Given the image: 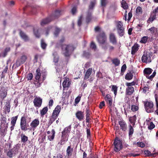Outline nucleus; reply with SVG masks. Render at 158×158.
<instances>
[{
    "instance_id": "58836bf2",
    "label": "nucleus",
    "mask_w": 158,
    "mask_h": 158,
    "mask_svg": "<svg viewBox=\"0 0 158 158\" xmlns=\"http://www.w3.org/2000/svg\"><path fill=\"white\" fill-rule=\"evenodd\" d=\"M51 132L52 134V135H50L48 137V139L50 141H52L53 140L55 134V131L54 129L52 130Z\"/></svg>"
},
{
    "instance_id": "c03bdc74",
    "label": "nucleus",
    "mask_w": 158,
    "mask_h": 158,
    "mask_svg": "<svg viewBox=\"0 0 158 158\" xmlns=\"http://www.w3.org/2000/svg\"><path fill=\"white\" fill-rule=\"evenodd\" d=\"M149 37L147 36H144L141 38L140 42L142 44H146L148 40Z\"/></svg>"
},
{
    "instance_id": "69168bd1",
    "label": "nucleus",
    "mask_w": 158,
    "mask_h": 158,
    "mask_svg": "<svg viewBox=\"0 0 158 158\" xmlns=\"http://www.w3.org/2000/svg\"><path fill=\"white\" fill-rule=\"evenodd\" d=\"M136 82L133 81L130 83H127L126 84L127 86L129 87H133L132 86L134 85L135 84Z\"/></svg>"
},
{
    "instance_id": "4c0bfd02",
    "label": "nucleus",
    "mask_w": 158,
    "mask_h": 158,
    "mask_svg": "<svg viewBox=\"0 0 158 158\" xmlns=\"http://www.w3.org/2000/svg\"><path fill=\"white\" fill-rule=\"evenodd\" d=\"M57 116L56 115H55L53 114H52L51 118L49 121L48 124L51 125L57 118Z\"/></svg>"
},
{
    "instance_id": "2eb2a0df",
    "label": "nucleus",
    "mask_w": 158,
    "mask_h": 158,
    "mask_svg": "<svg viewBox=\"0 0 158 158\" xmlns=\"http://www.w3.org/2000/svg\"><path fill=\"white\" fill-rule=\"evenodd\" d=\"M40 124V121L38 119L35 118L30 123L31 129L33 131Z\"/></svg>"
},
{
    "instance_id": "9d476101",
    "label": "nucleus",
    "mask_w": 158,
    "mask_h": 158,
    "mask_svg": "<svg viewBox=\"0 0 158 158\" xmlns=\"http://www.w3.org/2000/svg\"><path fill=\"white\" fill-rule=\"evenodd\" d=\"M120 120L119 121V128L121 132L124 134L127 129V125L126 122L123 119Z\"/></svg>"
},
{
    "instance_id": "774afa93",
    "label": "nucleus",
    "mask_w": 158,
    "mask_h": 158,
    "mask_svg": "<svg viewBox=\"0 0 158 158\" xmlns=\"http://www.w3.org/2000/svg\"><path fill=\"white\" fill-rule=\"evenodd\" d=\"M90 47L91 48L94 50H95L96 48V44L93 41L91 43Z\"/></svg>"
},
{
    "instance_id": "dca6fc26",
    "label": "nucleus",
    "mask_w": 158,
    "mask_h": 158,
    "mask_svg": "<svg viewBox=\"0 0 158 158\" xmlns=\"http://www.w3.org/2000/svg\"><path fill=\"white\" fill-rule=\"evenodd\" d=\"M76 118L80 121H81L84 118V112L81 111H78L75 114Z\"/></svg>"
},
{
    "instance_id": "13d9d810",
    "label": "nucleus",
    "mask_w": 158,
    "mask_h": 158,
    "mask_svg": "<svg viewBox=\"0 0 158 158\" xmlns=\"http://www.w3.org/2000/svg\"><path fill=\"white\" fill-rule=\"evenodd\" d=\"M52 26H49L46 28L45 34L47 35H48L50 31L52 29Z\"/></svg>"
},
{
    "instance_id": "1a4fd4ad",
    "label": "nucleus",
    "mask_w": 158,
    "mask_h": 158,
    "mask_svg": "<svg viewBox=\"0 0 158 158\" xmlns=\"http://www.w3.org/2000/svg\"><path fill=\"white\" fill-rule=\"evenodd\" d=\"M145 109L146 111L148 113L153 112V103L152 102L147 101L144 103Z\"/></svg>"
},
{
    "instance_id": "39448f33",
    "label": "nucleus",
    "mask_w": 158,
    "mask_h": 158,
    "mask_svg": "<svg viewBox=\"0 0 158 158\" xmlns=\"http://www.w3.org/2000/svg\"><path fill=\"white\" fill-rule=\"evenodd\" d=\"M60 12L61 10H55L54 12L49 16L42 19L40 22L41 25L44 26L58 18L60 15Z\"/></svg>"
},
{
    "instance_id": "052dcab7",
    "label": "nucleus",
    "mask_w": 158,
    "mask_h": 158,
    "mask_svg": "<svg viewBox=\"0 0 158 158\" xmlns=\"http://www.w3.org/2000/svg\"><path fill=\"white\" fill-rule=\"evenodd\" d=\"M136 145L138 147L142 148H143L145 146V144L142 142H138L136 143Z\"/></svg>"
},
{
    "instance_id": "49530a36",
    "label": "nucleus",
    "mask_w": 158,
    "mask_h": 158,
    "mask_svg": "<svg viewBox=\"0 0 158 158\" xmlns=\"http://www.w3.org/2000/svg\"><path fill=\"white\" fill-rule=\"evenodd\" d=\"M96 3V0H93L91 1L90 5L89 6V9H93L94 8Z\"/></svg>"
},
{
    "instance_id": "c9c22d12",
    "label": "nucleus",
    "mask_w": 158,
    "mask_h": 158,
    "mask_svg": "<svg viewBox=\"0 0 158 158\" xmlns=\"http://www.w3.org/2000/svg\"><path fill=\"white\" fill-rule=\"evenodd\" d=\"M133 77V73L131 72H129L126 74L125 77V79L127 80H130L132 79Z\"/></svg>"
},
{
    "instance_id": "6e6d98bb",
    "label": "nucleus",
    "mask_w": 158,
    "mask_h": 158,
    "mask_svg": "<svg viewBox=\"0 0 158 158\" xmlns=\"http://www.w3.org/2000/svg\"><path fill=\"white\" fill-rule=\"evenodd\" d=\"M112 61L115 66L118 65V60L117 58H115L112 60Z\"/></svg>"
},
{
    "instance_id": "cd10ccee",
    "label": "nucleus",
    "mask_w": 158,
    "mask_h": 158,
    "mask_svg": "<svg viewBox=\"0 0 158 158\" xmlns=\"http://www.w3.org/2000/svg\"><path fill=\"white\" fill-rule=\"evenodd\" d=\"M61 108L60 106L57 105L53 111L52 114L55 115H56L58 117L59 114L60 112Z\"/></svg>"
},
{
    "instance_id": "c85d7f7f",
    "label": "nucleus",
    "mask_w": 158,
    "mask_h": 158,
    "mask_svg": "<svg viewBox=\"0 0 158 158\" xmlns=\"http://www.w3.org/2000/svg\"><path fill=\"white\" fill-rule=\"evenodd\" d=\"M92 70V68H89L87 69L84 78V80H86L89 78V77L91 74Z\"/></svg>"
},
{
    "instance_id": "a878e982",
    "label": "nucleus",
    "mask_w": 158,
    "mask_h": 158,
    "mask_svg": "<svg viewBox=\"0 0 158 158\" xmlns=\"http://www.w3.org/2000/svg\"><path fill=\"white\" fill-rule=\"evenodd\" d=\"M144 154L148 156H153L155 157L156 155H158L157 152H155L153 153H151V152L148 150H145L144 151Z\"/></svg>"
},
{
    "instance_id": "5701e85b",
    "label": "nucleus",
    "mask_w": 158,
    "mask_h": 158,
    "mask_svg": "<svg viewBox=\"0 0 158 158\" xmlns=\"http://www.w3.org/2000/svg\"><path fill=\"white\" fill-rule=\"evenodd\" d=\"M158 51V46L154 45L153 48H151L149 49V53L152 56L153 54L156 53Z\"/></svg>"
},
{
    "instance_id": "aec40b11",
    "label": "nucleus",
    "mask_w": 158,
    "mask_h": 158,
    "mask_svg": "<svg viewBox=\"0 0 158 158\" xmlns=\"http://www.w3.org/2000/svg\"><path fill=\"white\" fill-rule=\"evenodd\" d=\"M139 47V44L137 43H135L131 48V54L132 55H135L138 51Z\"/></svg>"
},
{
    "instance_id": "ea45409f",
    "label": "nucleus",
    "mask_w": 158,
    "mask_h": 158,
    "mask_svg": "<svg viewBox=\"0 0 158 158\" xmlns=\"http://www.w3.org/2000/svg\"><path fill=\"white\" fill-rule=\"evenodd\" d=\"M68 138H65L64 137H61V139L59 142L58 144L60 145H63L65 144L66 142L68 141Z\"/></svg>"
},
{
    "instance_id": "412c9836",
    "label": "nucleus",
    "mask_w": 158,
    "mask_h": 158,
    "mask_svg": "<svg viewBox=\"0 0 158 158\" xmlns=\"http://www.w3.org/2000/svg\"><path fill=\"white\" fill-rule=\"evenodd\" d=\"M18 118V115H17L11 118V126L10 127V129L11 131H12L14 129V127H15Z\"/></svg>"
},
{
    "instance_id": "f3484780",
    "label": "nucleus",
    "mask_w": 158,
    "mask_h": 158,
    "mask_svg": "<svg viewBox=\"0 0 158 158\" xmlns=\"http://www.w3.org/2000/svg\"><path fill=\"white\" fill-rule=\"evenodd\" d=\"M73 151V148L71 145L68 146L66 150V155L67 157L70 158L72 155Z\"/></svg>"
},
{
    "instance_id": "f704fd0d",
    "label": "nucleus",
    "mask_w": 158,
    "mask_h": 158,
    "mask_svg": "<svg viewBox=\"0 0 158 158\" xmlns=\"http://www.w3.org/2000/svg\"><path fill=\"white\" fill-rule=\"evenodd\" d=\"M21 141L24 143H26L27 141L28 137L23 134H21Z\"/></svg>"
},
{
    "instance_id": "338daca9",
    "label": "nucleus",
    "mask_w": 158,
    "mask_h": 158,
    "mask_svg": "<svg viewBox=\"0 0 158 158\" xmlns=\"http://www.w3.org/2000/svg\"><path fill=\"white\" fill-rule=\"evenodd\" d=\"M81 96H78L75 99V103L76 104H78L81 100Z\"/></svg>"
},
{
    "instance_id": "423d86ee",
    "label": "nucleus",
    "mask_w": 158,
    "mask_h": 158,
    "mask_svg": "<svg viewBox=\"0 0 158 158\" xmlns=\"http://www.w3.org/2000/svg\"><path fill=\"white\" fill-rule=\"evenodd\" d=\"M6 118L2 115L0 118V131L2 133H4L8 126V123H6Z\"/></svg>"
},
{
    "instance_id": "bb28decb",
    "label": "nucleus",
    "mask_w": 158,
    "mask_h": 158,
    "mask_svg": "<svg viewBox=\"0 0 158 158\" xmlns=\"http://www.w3.org/2000/svg\"><path fill=\"white\" fill-rule=\"evenodd\" d=\"M5 112L9 113L10 111V101H7L5 103V105L4 107Z\"/></svg>"
},
{
    "instance_id": "864d4df0",
    "label": "nucleus",
    "mask_w": 158,
    "mask_h": 158,
    "mask_svg": "<svg viewBox=\"0 0 158 158\" xmlns=\"http://www.w3.org/2000/svg\"><path fill=\"white\" fill-rule=\"evenodd\" d=\"M126 68L127 66L126 64H124L122 66L121 69V75H123L125 71Z\"/></svg>"
},
{
    "instance_id": "6e6552de",
    "label": "nucleus",
    "mask_w": 158,
    "mask_h": 158,
    "mask_svg": "<svg viewBox=\"0 0 158 158\" xmlns=\"http://www.w3.org/2000/svg\"><path fill=\"white\" fill-rule=\"evenodd\" d=\"M152 56L148 52H144L141 58L142 62L146 63H150L151 62Z\"/></svg>"
},
{
    "instance_id": "79ce46f5",
    "label": "nucleus",
    "mask_w": 158,
    "mask_h": 158,
    "mask_svg": "<svg viewBox=\"0 0 158 158\" xmlns=\"http://www.w3.org/2000/svg\"><path fill=\"white\" fill-rule=\"evenodd\" d=\"M153 70L150 68H147L144 69L143 73L144 74L150 75L151 73Z\"/></svg>"
},
{
    "instance_id": "a18cd8bd",
    "label": "nucleus",
    "mask_w": 158,
    "mask_h": 158,
    "mask_svg": "<svg viewBox=\"0 0 158 158\" xmlns=\"http://www.w3.org/2000/svg\"><path fill=\"white\" fill-rule=\"evenodd\" d=\"M48 107L47 106L44 107L41 110L40 114L41 116L43 117L47 113L48 111Z\"/></svg>"
},
{
    "instance_id": "f03ea898",
    "label": "nucleus",
    "mask_w": 158,
    "mask_h": 158,
    "mask_svg": "<svg viewBox=\"0 0 158 158\" xmlns=\"http://www.w3.org/2000/svg\"><path fill=\"white\" fill-rule=\"evenodd\" d=\"M94 30L96 32H99L96 37L98 42L99 44L102 45V48L104 49H106L108 44L107 42V38L105 32L98 26L96 27Z\"/></svg>"
},
{
    "instance_id": "473e14b6",
    "label": "nucleus",
    "mask_w": 158,
    "mask_h": 158,
    "mask_svg": "<svg viewBox=\"0 0 158 158\" xmlns=\"http://www.w3.org/2000/svg\"><path fill=\"white\" fill-rule=\"evenodd\" d=\"M10 48L9 47H7L5 48L3 52L1 54L2 55V56L4 57L7 55V53L10 52Z\"/></svg>"
},
{
    "instance_id": "de8ad7c7",
    "label": "nucleus",
    "mask_w": 158,
    "mask_h": 158,
    "mask_svg": "<svg viewBox=\"0 0 158 158\" xmlns=\"http://www.w3.org/2000/svg\"><path fill=\"white\" fill-rule=\"evenodd\" d=\"M122 7L124 9H127L128 8V4L124 0H122L121 2Z\"/></svg>"
},
{
    "instance_id": "7ed1b4c3",
    "label": "nucleus",
    "mask_w": 158,
    "mask_h": 158,
    "mask_svg": "<svg viewBox=\"0 0 158 158\" xmlns=\"http://www.w3.org/2000/svg\"><path fill=\"white\" fill-rule=\"evenodd\" d=\"M118 120L116 119L114 122H112V125L114 126V130L115 131V138L114 140L112 147L114 149V152H118Z\"/></svg>"
},
{
    "instance_id": "0eeeda50",
    "label": "nucleus",
    "mask_w": 158,
    "mask_h": 158,
    "mask_svg": "<svg viewBox=\"0 0 158 158\" xmlns=\"http://www.w3.org/2000/svg\"><path fill=\"white\" fill-rule=\"evenodd\" d=\"M18 152V149L17 147H15L13 148L9 149L6 152V155L8 158H13L15 156Z\"/></svg>"
},
{
    "instance_id": "f8f14e48",
    "label": "nucleus",
    "mask_w": 158,
    "mask_h": 158,
    "mask_svg": "<svg viewBox=\"0 0 158 158\" xmlns=\"http://www.w3.org/2000/svg\"><path fill=\"white\" fill-rule=\"evenodd\" d=\"M71 128V125L65 127L61 132V137L68 138L67 135L70 133Z\"/></svg>"
},
{
    "instance_id": "bf43d9fd",
    "label": "nucleus",
    "mask_w": 158,
    "mask_h": 158,
    "mask_svg": "<svg viewBox=\"0 0 158 158\" xmlns=\"http://www.w3.org/2000/svg\"><path fill=\"white\" fill-rule=\"evenodd\" d=\"M148 30L150 31L152 34H153L155 33V31H157V29L155 27H152Z\"/></svg>"
},
{
    "instance_id": "2f4dec72",
    "label": "nucleus",
    "mask_w": 158,
    "mask_h": 158,
    "mask_svg": "<svg viewBox=\"0 0 158 158\" xmlns=\"http://www.w3.org/2000/svg\"><path fill=\"white\" fill-rule=\"evenodd\" d=\"M40 69L38 68L36 70V74L35 77V79L36 80L39 81V79L40 78Z\"/></svg>"
},
{
    "instance_id": "09e8293b",
    "label": "nucleus",
    "mask_w": 158,
    "mask_h": 158,
    "mask_svg": "<svg viewBox=\"0 0 158 158\" xmlns=\"http://www.w3.org/2000/svg\"><path fill=\"white\" fill-rule=\"evenodd\" d=\"M134 129L132 127V126L131 125L129 126V136L130 137L133 134L134 132Z\"/></svg>"
},
{
    "instance_id": "6ab92c4d",
    "label": "nucleus",
    "mask_w": 158,
    "mask_h": 158,
    "mask_svg": "<svg viewBox=\"0 0 158 158\" xmlns=\"http://www.w3.org/2000/svg\"><path fill=\"white\" fill-rule=\"evenodd\" d=\"M90 111L88 106L87 107L86 109V123H90V120L91 118H90Z\"/></svg>"
},
{
    "instance_id": "f257e3e1",
    "label": "nucleus",
    "mask_w": 158,
    "mask_h": 158,
    "mask_svg": "<svg viewBox=\"0 0 158 158\" xmlns=\"http://www.w3.org/2000/svg\"><path fill=\"white\" fill-rule=\"evenodd\" d=\"M65 41L64 37H62L56 44V48H61L63 51L64 52L63 54L64 56L68 57L70 56L71 53L74 51L76 48L72 44H66L63 43Z\"/></svg>"
},
{
    "instance_id": "4d7b16f0",
    "label": "nucleus",
    "mask_w": 158,
    "mask_h": 158,
    "mask_svg": "<svg viewBox=\"0 0 158 158\" xmlns=\"http://www.w3.org/2000/svg\"><path fill=\"white\" fill-rule=\"evenodd\" d=\"M143 25L142 24H138L135 27V28L136 29V31H141L142 30L141 27H143Z\"/></svg>"
},
{
    "instance_id": "680f3d73",
    "label": "nucleus",
    "mask_w": 158,
    "mask_h": 158,
    "mask_svg": "<svg viewBox=\"0 0 158 158\" xmlns=\"http://www.w3.org/2000/svg\"><path fill=\"white\" fill-rule=\"evenodd\" d=\"M33 77V75L32 73H29L27 77V78L28 81L31 80Z\"/></svg>"
},
{
    "instance_id": "7c9ffc66",
    "label": "nucleus",
    "mask_w": 158,
    "mask_h": 158,
    "mask_svg": "<svg viewBox=\"0 0 158 158\" xmlns=\"http://www.w3.org/2000/svg\"><path fill=\"white\" fill-rule=\"evenodd\" d=\"M136 120V117L135 115L133 116L130 117L129 118V121L133 126L135 125V122Z\"/></svg>"
},
{
    "instance_id": "20e7f679",
    "label": "nucleus",
    "mask_w": 158,
    "mask_h": 158,
    "mask_svg": "<svg viewBox=\"0 0 158 158\" xmlns=\"http://www.w3.org/2000/svg\"><path fill=\"white\" fill-rule=\"evenodd\" d=\"M31 118L28 117L27 114H24L21 118L20 127L23 131H26L28 130H31L30 128L29 123L30 121Z\"/></svg>"
},
{
    "instance_id": "4468645a",
    "label": "nucleus",
    "mask_w": 158,
    "mask_h": 158,
    "mask_svg": "<svg viewBox=\"0 0 158 158\" xmlns=\"http://www.w3.org/2000/svg\"><path fill=\"white\" fill-rule=\"evenodd\" d=\"M42 102V99L40 97H35L33 101L34 106L39 108L41 106Z\"/></svg>"
},
{
    "instance_id": "5fc2aeb1",
    "label": "nucleus",
    "mask_w": 158,
    "mask_h": 158,
    "mask_svg": "<svg viewBox=\"0 0 158 158\" xmlns=\"http://www.w3.org/2000/svg\"><path fill=\"white\" fill-rule=\"evenodd\" d=\"M111 86L112 87V90L114 92V95L115 96L117 94L118 87L114 85H112Z\"/></svg>"
},
{
    "instance_id": "603ef678",
    "label": "nucleus",
    "mask_w": 158,
    "mask_h": 158,
    "mask_svg": "<svg viewBox=\"0 0 158 158\" xmlns=\"http://www.w3.org/2000/svg\"><path fill=\"white\" fill-rule=\"evenodd\" d=\"M33 31L34 34L35 36L38 38H39L40 36V33L39 32L38 29L34 28L33 29Z\"/></svg>"
},
{
    "instance_id": "ddd939ff",
    "label": "nucleus",
    "mask_w": 158,
    "mask_h": 158,
    "mask_svg": "<svg viewBox=\"0 0 158 158\" xmlns=\"http://www.w3.org/2000/svg\"><path fill=\"white\" fill-rule=\"evenodd\" d=\"M0 88V98L3 101L7 95V90L2 86H1Z\"/></svg>"
},
{
    "instance_id": "a19ab883",
    "label": "nucleus",
    "mask_w": 158,
    "mask_h": 158,
    "mask_svg": "<svg viewBox=\"0 0 158 158\" xmlns=\"http://www.w3.org/2000/svg\"><path fill=\"white\" fill-rule=\"evenodd\" d=\"M127 12V10H126L125 14L124 16L125 18V20L126 21L127 20L128 21H130L132 16V12L131 10L130 12L128 13V17L127 19V14H126Z\"/></svg>"
},
{
    "instance_id": "8fccbe9b",
    "label": "nucleus",
    "mask_w": 158,
    "mask_h": 158,
    "mask_svg": "<svg viewBox=\"0 0 158 158\" xmlns=\"http://www.w3.org/2000/svg\"><path fill=\"white\" fill-rule=\"evenodd\" d=\"M61 31V29L60 28L56 27L54 33V35L56 37L58 36Z\"/></svg>"
},
{
    "instance_id": "9b49d317",
    "label": "nucleus",
    "mask_w": 158,
    "mask_h": 158,
    "mask_svg": "<svg viewBox=\"0 0 158 158\" xmlns=\"http://www.w3.org/2000/svg\"><path fill=\"white\" fill-rule=\"evenodd\" d=\"M158 16V10H153L151 13L150 17L147 20V23H150L157 18Z\"/></svg>"
},
{
    "instance_id": "e433bc0d",
    "label": "nucleus",
    "mask_w": 158,
    "mask_h": 158,
    "mask_svg": "<svg viewBox=\"0 0 158 158\" xmlns=\"http://www.w3.org/2000/svg\"><path fill=\"white\" fill-rule=\"evenodd\" d=\"M110 41L113 44H115L116 41L115 37L113 33H111L110 35Z\"/></svg>"
},
{
    "instance_id": "72a5a7b5",
    "label": "nucleus",
    "mask_w": 158,
    "mask_h": 158,
    "mask_svg": "<svg viewBox=\"0 0 158 158\" xmlns=\"http://www.w3.org/2000/svg\"><path fill=\"white\" fill-rule=\"evenodd\" d=\"M121 23V22L119 21V35L122 36L124 34V30L123 27H122L119 23Z\"/></svg>"
},
{
    "instance_id": "4be33fe9",
    "label": "nucleus",
    "mask_w": 158,
    "mask_h": 158,
    "mask_svg": "<svg viewBox=\"0 0 158 158\" xmlns=\"http://www.w3.org/2000/svg\"><path fill=\"white\" fill-rule=\"evenodd\" d=\"M69 78H65L64 81L62 85L63 87V90L65 89L66 88H68L70 85V83L69 81Z\"/></svg>"
},
{
    "instance_id": "b1692460",
    "label": "nucleus",
    "mask_w": 158,
    "mask_h": 158,
    "mask_svg": "<svg viewBox=\"0 0 158 158\" xmlns=\"http://www.w3.org/2000/svg\"><path fill=\"white\" fill-rule=\"evenodd\" d=\"M19 35L21 38L23 39L25 41H27L29 40V38L28 36L21 30H20L19 32Z\"/></svg>"
},
{
    "instance_id": "0e129e2a",
    "label": "nucleus",
    "mask_w": 158,
    "mask_h": 158,
    "mask_svg": "<svg viewBox=\"0 0 158 158\" xmlns=\"http://www.w3.org/2000/svg\"><path fill=\"white\" fill-rule=\"evenodd\" d=\"M124 141L120 140L119 139V151L123 148V144H124Z\"/></svg>"
},
{
    "instance_id": "e2e57ef3",
    "label": "nucleus",
    "mask_w": 158,
    "mask_h": 158,
    "mask_svg": "<svg viewBox=\"0 0 158 158\" xmlns=\"http://www.w3.org/2000/svg\"><path fill=\"white\" fill-rule=\"evenodd\" d=\"M101 4L102 6H105L107 4V1L106 0H100Z\"/></svg>"
},
{
    "instance_id": "393cba45",
    "label": "nucleus",
    "mask_w": 158,
    "mask_h": 158,
    "mask_svg": "<svg viewBox=\"0 0 158 158\" xmlns=\"http://www.w3.org/2000/svg\"><path fill=\"white\" fill-rule=\"evenodd\" d=\"M92 19V14L91 13L88 12L86 15L85 17V22L87 24L89 23Z\"/></svg>"
},
{
    "instance_id": "37998d69",
    "label": "nucleus",
    "mask_w": 158,
    "mask_h": 158,
    "mask_svg": "<svg viewBox=\"0 0 158 158\" xmlns=\"http://www.w3.org/2000/svg\"><path fill=\"white\" fill-rule=\"evenodd\" d=\"M155 97L156 102V109L155 111V113L158 115V96L157 94L155 95Z\"/></svg>"
},
{
    "instance_id": "3c124183",
    "label": "nucleus",
    "mask_w": 158,
    "mask_h": 158,
    "mask_svg": "<svg viewBox=\"0 0 158 158\" xmlns=\"http://www.w3.org/2000/svg\"><path fill=\"white\" fill-rule=\"evenodd\" d=\"M47 44L44 42V40L43 39H42L41 40V48L43 49H46Z\"/></svg>"
},
{
    "instance_id": "a211bd4d",
    "label": "nucleus",
    "mask_w": 158,
    "mask_h": 158,
    "mask_svg": "<svg viewBox=\"0 0 158 158\" xmlns=\"http://www.w3.org/2000/svg\"><path fill=\"white\" fill-rule=\"evenodd\" d=\"M27 59V57L25 55L22 56L19 60L16 61V63L18 66H20L24 63Z\"/></svg>"
},
{
    "instance_id": "c756f323",
    "label": "nucleus",
    "mask_w": 158,
    "mask_h": 158,
    "mask_svg": "<svg viewBox=\"0 0 158 158\" xmlns=\"http://www.w3.org/2000/svg\"><path fill=\"white\" fill-rule=\"evenodd\" d=\"M134 90L133 87H129L127 88L126 90V93L127 95H131L134 92Z\"/></svg>"
}]
</instances>
